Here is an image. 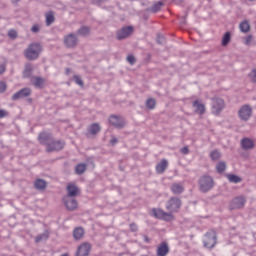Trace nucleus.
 <instances>
[{"mask_svg": "<svg viewBox=\"0 0 256 256\" xmlns=\"http://www.w3.org/2000/svg\"><path fill=\"white\" fill-rule=\"evenodd\" d=\"M161 7H163V2L155 3L151 8L152 13H157V11H161Z\"/></svg>", "mask_w": 256, "mask_h": 256, "instance_id": "33", "label": "nucleus"}, {"mask_svg": "<svg viewBox=\"0 0 256 256\" xmlns=\"http://www.w3.org/2000/svg\"><path fill=\"white\" fill-rule=\"evenodd\" d=\"M86 170H87V165L83 163L78 164L75 168L77 175H83V173H85Z\"/></svg>", "mask_w": 256, "mask_h": 256, "instance_id": "25", "label": "nucleus"}, {"mask_svg": "<svg viewBox=\"0 0 256 256\" xmlns=\"http://www.w3.org/2000/svg\"><path fill=\"white\" fill-rule=\"evenodd\" d=\"M32 71H33V67L30 64H27L24 70V77H29Z\"/></svg>", "mask_w": 256, "mask_h": 256, "instance_id": "37", "label": "nucleus"}, {"mask_svg": "<svg viewBox=\"0 0 256 256\" xmlns=\"http://www.w3.org/2000/svg\"><path fill=\"white\" fill-rule=\"evenodd\" d=\"M34 187L42 191L43 189H45V187H47V182H45L43 179H38L34 183Z\"/></svg>", "mask_w": 256, "mask_h": 256, "instance_id": "24", "label": "nucleus"}, {"mask_svg": "<svg viewBox=\"0 0 256 256\" xmlns=\"http://www.w3.org/2000/svg\"><path fill=\"white\" fill-rule=\"evenodd\" d=\"M169 253V245L167 242H162L157 248V256H167Z\"/></svg>", "mask_w": 256, "mask_h": 256, "instance_id": "17", "label": "nucleus"}, {"mask_svg": "<svg viewBox=\"0 0 256 256\" xmlns=\"http://www.w3.org/2000/svg\"><path fill=\"white\" fill-rule=\"evenodd\" d=\"M203 243L206 249H213L217 245V232L215 230L208 231L204 236Z\"/></svg>", "mask_w": 256, "mask_h": 256, "instance_id": "3", "label": "nucleus"}, {"mask_svg": "<svg viewBox=\"0 0 256 256\" xmlns=\"http://www.w3.org/2000/svg\"><path fill=\"white\" fill-rule=\"evenodd\" d=\"M145 241H146V242H149V238H148V237H145Z\"/></svg>", "mask_w": 256, "mask_h": 256, "instance_id": "51", "label": "nucleus"}, {"mask_svg": "<svg viewBox=\"0 0 256 256\" xmlns=\"http://www.w3.org/2000/svg\"><path fill=\"white\" fill-rule=\"evenodd\" d=\"M155 105H156V102H155V99L153 98H149L147 101H146V107L148 109H155Z\"/></svg>", "mask_w": 256, "mask_h": 256, "instance_id": "36", "label": "nucleus"}, {"mask_svg": "<svg viewBox=\"0 0 256 256\" xmlns=\"http://www.w3.org/2000/svg\"><path fill=\"white\" fill-rule=\"evenodd\" d=\"M171 191H172V193H174V195H180V193H183V191H184L183 185H181L179 183H174L171 186Z\"/></svg>", "mask_w": 256, "mask_h": 256, "instance_id": "22", "label": "nucleus"}, {"mask_svg": "<svg viewBox=\"0 0 256 256\" xmlns=\"http://www.w3.org/2000/svg\"><path fill=\"white\" fill-rule=\"evenodd\" d=\"M230 41H231V33L226 32L222 38V46L226 47V45H229Z\"/></svg>", "mask_w": 256, "mask_h": 256, "instance_id": "27", "label": "nucleus"}, {"mask_svg": "<svg viewBox=\"0 0 256 256\" xmlns=\"http://www.w3.org/2000/svg\"><path fill=\"white\" fill-rule=\"evenodd\" d=\"M131 33H133V27L131 26L124 27L117 32V39L119 41H121L122 39H127V37L131 35Z\"/></svg>", "mask_w": 256, "mask_h": 256, "instance_id": "11", "label": "nucleus"}, {"mask_svg": "<svg viewBox=\"0 0 256 256\" xmlns=\"http://www.w3.org/2000/svg\"><path fill=\"white\" fill-rule=\"evenodd\" d=\"M115 143H117V138H112V139H111V144H112V145H115Z\"/></svg>", "mask_w": 256, "mask_h": 256, "instance_id": "50", "label": "nucleus"}, {"mask_svg": "<svg viewBox=\"0 0 256 256\" xmlns=\"http://www.w3.org/2000/svg\"><path fill=\"white\" fill-rule=\"evenodd\" d=\"M225 107V101L221 98H215L212 102V113L214 115H219L221 111H223V108Z\"/></svg>", "mask_w": 256, "mask_h": 256, "instance_id": "8", "label": "nucleus"}, {"mask_svg": "<svg viewBox=\"0 0 256 256\" xmlns=\"http://www.w3.org/2000/svg\"><path fill=\"white\" fill-rule=\"evenodd\" d=\"M7 115H9L7 111L0 109V119L7 117Z\"/></svg>", "mask_w": 256, "mask_h": 256, "instance_id": "44", "label": "nucleus"}, {"mask_svg": "<svg viewBox=\"0 0 256 256\" xmlns=\"http://www.w3.org/2000/svg\"><path fill=\"white\" fill-rule=\"evenodd\" d=\"M8 35H9V37H10L11 39H15V38H17V31H15V30H10V31L8 32Z\"/></svg>", "mask_w": 256, "mask_h": 256, "instance_id": "40", "label": "nucleus"}, {"mask_svg": "<svg viewBox=\"0 0 256 256\" xmlns=\"http://www.w3.org/2000/svg\"><path fill=\"white\" fill-rule=\"evenodd\" d=\"M130 231H132L133 233L137 232L138 231L137 224L135 223L130 224Z\"/></svg>", "mask_w": 256, "mask_h": 256, "instance_id": "42", "label": "nucleus"}, {"mask_svg": "<svg viewBox=\"0 0 256 256\" xmlns=\"http://www.w3.org/2000/svg\"><path fill=\"white\" fill-rule=\"evenodd\" d=\"M245 203L247 200L243 196H237L231 202V209H242L245 207Z\"/></svg>", "mask_w": 256, "mask_h": 256, "instance_id": "10", "label": "nucleus"}, {"mask_svg": "<svg viewBox=\"0 0 256 256\" xmlns=\"http://www.w3.org/2000/svg\"><path fill=\"white\" fill-rule=\"evenodd\" d=\"M227 179L230 181V183H241V177L234 174H228Z\"/></svg>", "mask_w": 256, "mask_h": 256, "instance_id": "28", "label": "nucleus"}, {"mask_svg": "<svg viewBox=\"0 0 256 256\" xmlns=\"http://www.w3.org/2000/svg\"><path fill=\"white\" fill-rule=\"evenodd\" d=\"M29 95H31V89L29 88H24L21 89L20 91L16 92L13 96H12V100L13 101H17L18 99H23L25 97H29Z\"/></svg>", "mask_w": 256, "mask_h": 256, "instance_id": "14", "label": "nucleus"}, {"mask_svg": "<svg viewBox=\"0 0 256 256\" xmlns=\"http://www.w3.org/2000/svg\"><path fill=\"white\" fill-rule=\"evenodd\" d=\"M225 169H227V165L225 164V162H220L216 166V171L218 173H223V171H225Z\"/></svg>", "mask_w": 256, "mask_h": 256, "instance_id": "34", "label": "nucleus"}, {"mask_svg": "<svg viewBox=\"0 0 256 256\" xmlns=\"http://www.w3.org/2000/svg\"><path fill=\"white\" fill-rule=\"evenodd\" d=\"M49 239V232H44L35 237V243H41V241H47Z\"/></svg>", "mask_w": 256, "mask_h": 256, "instance_id": "26", "label": "nucleus"}, {"mask_svg": "<svg viewBox=\"0 0 256 256\" xmlns=\"http://www.w3.org/2000/svg\"><path fill=\"white\" fill-rule=\"evenodd\" d=\"M83 235H85V230H83V228L78 227L74 229L73 237L76 241H79V239H83Z\"/></svg>", "mask_w": 256, "mask_h": 256, "instance_id": "20", "label": "nucleus"}, {"mask_svg": "<svg viewBox=\"0 0 256 256\" xmlns=\"http://www.w3.org/2000/svg\"><path fill=\"white\" fill-rule=\"evenodd\" d=\"M193 107L196 108V113L199 115H203V113H205V105L201 104L199 100H195L193 102Z\"/></svg>", "mask_w": 256, "mask_h": 256, "instance_id": "21", "label": "nucleus"}, {"mask_svg": "<svg viewBox=\"0 0 256 256\" xmlns=\"http://www.w3.org/2000/svg\"><path fill=\"white\" fill-rule=\"evenodd\" d=\"M109 123L110 125H113L118 129H122V127H125V120L121 116H115V115L110 116Z\"/></svg>", "mask_w": 256, "mask_h": 256, "instance_id": "9", "label": "nucleus"}, {"mask_svg": "<svg viewBox=\"0 0 256 256\" xmlns=\"http://www.w3.org/2000/svg\"><path fill=\"white\" fill-rule=\"evenodd\" d=\"M169 167V162L167 159H162L157 165H156V173L158 175H163L165 173V170Z\"/></svg>", "mask_w": 256, "mask_h": 256, "instance_id": "16", "label": "nucleus"}, {"mask_svg": "<svg viewBox=\"0 0 256 256\" xmlns=\"http://www.w3.org/2000/svg\"><path fill=\"white\" fill-rule=\"evenodd\" d=\"M249 77L252 81H256V69H254L250 74Z\"/></svg>", "mask_w": 256, "mask_h": 256, "instance_id": "43", "label": "nucleus"}, {"mask_svg": "<svg viewBox=\"0 0 256 256\" xmlns=\"http://www.w3.org/2000/svg\"><path fill=\"white\" fill-rule=\"evenodd\" d=\"M166 209L173 215V213H179L181 209V199L172 197L166 202Z\"/></svg>", "mask_w": 256, "mask_h": 256, "instance_id": "4", "label": "nucleus"}, {"mask_svg": "<svg viewBox=\"0 0 256 256\" xmlns=\"http://www.w3.org/2000/svg\"><path fill=\"white\" fill-rule=\"evenodd\" d=\"M152 213L156 219H161L162 221H173L175 219L173 214L167 213L162 209L154 208L152 209Z\"/></svg>", "mask_w": 256, "mask_h": 256, "instance_id": "6", "label": "nucleus"}, {"mask_svg": "<svg viewBox=\"0 0 256 256\" xmlns=\"http://www.w3.org/2000/svg\"><path fill=\"white\" fill-rule=\"evenodd\" d=\"M39 143L46 146V151L52 153L53 151H61L65 147V142L61 140L53 141L51 133L42 132L38 136Z\"/></svg>", "mask_w": 256, "mask_h": 256, "instance_id": "1", "label": "nucleus"}, {"mask_svg": "<svg viewBox=\"0 0 256 256\" xmlns=\"http://www.w3.org/2000/svg\"><path fill=\"white\" fill-rule=\"evenodd\" d=\"M5 91H7V84L0 82V93H5Z\"/></svg>", "mask_w": 256, "mask_h": 256, "instance_id": "39", "label": "nucleus"}, {"mask_svg": "<svg viewBox=\"0 0 256 256\" xmlns=\"http://www.w3.org/2000/svg\"><path fill=\"white\" fill-rule=\"evenodd\" d=\"M213 185L214 182L211 176H202L199 180V187L202 193H207V191H211V189H213Z\"/></svg>", "mask_w": 256, "mask_h": 256, "instance_id": "5", "label": "nucleus"}, {"mask_svg": "<svg viewBox=\"0 0 256 256\" xmlns=\"http://www.w3.org/2000/svg\"><path fill=\"white\" fill-rule=\"evenodd\" d=\"M17 1H19V0H12L13 3H17Z\"/></svg>", "mask_w": 256, "mask_h": 256, "instance_id": "52", "label": "nucleus"}, {"mask_svg": "<svg viewBox=\"0 0 256 256\" xmlns=\"http://www.w3.org/2000/svg\"><path fill=\"white\" fill-rule=\"evenodd\" d=\"M93 3H95L96 5H101V3H105V1L107 0H92Z\"/></svg>", "mask_w": 256, "mask_h": 256, "instance_id": "48", "label": "nucleus"}, {"mask_svg": "<svg viewBox=\"0 0 256 256\" xmlns=\"http://www.w3.org/2000/svg\"><path fill=\"white\" fill-rule=\"evenodd\" d=\"M66 190L68 193L66 197H77V195H79L80 193L79 187H77V185H75L74 183H69Z\"/></svg>", "mask_w": 256, "mask_h": 256, "instance_id": "15", "label": "nucleus"}, {"mask_svg": "<svg viewBox=\"0 0 256 256\" xmlns=\"http://www.w3.org/2000/svg\"><path fill=\"white\" fill-rule=\"evenodd\" d=\"M241 147L245 151H247L249 149H253V147H255V142H253V140H251V138H243L241 140Z\"/></svg>", "mask_w": 256, "mask_h": 256, "instance_id": "18", "label": "nucleus"}, {"mask_svg": "<svg viewBox=\"0 0 256 256\" xmlns=\"http://www.w3.org/2000/svg\"><path fill=\"white\" fill-rule=\"evenodd\" d=\"M127 61H128V63H130V65H133L135 63V56L129 55L127 57Z\"/></svg>", "mask_w": 256, "mask_h": 256, "instance_id": "41", "label": "nucleus"}, {"mask_svg": "<svg viewBox=\"0 0 256 256\" xmlns=\"http://www.w3.org/2000/svg\"><path fill=\"white\" fill-rule=\"evenodd\" d=\"M41 51H43L41 44L33 43L28 46V48L24 52V55L26 59H29V61H35V59H39Z\"/></svg>", "mask_w": 256, "mask_h": 256, "instance_id": "2", "label": "nucleus"}, {"mask_svg": "<svg viewBox=\"0 0 256 256\" xmlns=\"http://www.w3.org/2000/svg\"><path fill=\"white\" fill-rule=\"evenodd\" d=\"M5 73V64H0V75H3Z\"/></svg>", "mask_w": 256, "mask_h": 256, "instance_id": "47", "label": "nucleus"}, {"mask_svg": "<svg viewBox=\"0 0 256 256\" xmlns=\"http://www.w3.org/2000/svg\"><path fill=\"white\" fill-rule=\"evenodd\" d=\"M64 205L68 211H75L77 209V200L69 196L64 197Z\"/></svg>", "mask_w": 256, "mask_h": 256, "instance_id": "12", "label": "nucleus"}, {"mask_svg": "<svg viewBox=\"0 0 256 256\" xmlns=\"http://www.w3.org/2000/svg\"><path fill=\"white\" fill-rule=\"evenodd\" d=\"M74 81L77 83V85H80V87H83V80H81V77L74 76Z\"/></svg>", "mask_w": 256, "mask_h": 256, "instance_id": "38", "label": "nucleus"}, {"mask_svg": "<svg viewBox=\"0 0 256 256\" xmlns=\"http://www.w3.org/2000/svg\"><path fill=\"white\" fill-rule=\"evenodd\" d=\"M251 41H253V36H248L245 40V45H251Z\"/></svg>", "mask_w": 256, "mask_h": 256, "instance_id": "45", "label": "nucleus"}, {"mask_svg": "<svg viewBox=\"0 0 256 256\" xmlns=\"http://www.w3.org/2000/svg\"><path fill=\"white\" fill-rule=\"evenodd\" d=\"M181 153H183V155H188V153H189V148H188L187 146L183 147V148L181 149Z\"/></svg>", "mask_w": 256, "mask_h": 256, "instance_id": "46", "label": "nucleus"}, {"mask_svg": "<svg viewBox=\"0 0 256 256\" xmlns=\"http://www.w3.org/2000/svg\"><path fill=\"white\" fill-rule=\"evenodd\" d=\"M251 107L249 106H242L241 109L239 110V117L243 121H248V119L251 117Z\"/></svg>", "mask_w": 256, "mask_h": 256, "instance_id": "13", "label": "nucleus"}, {"mask_svg": "<svg viewBox=\"0 0 256 256\" xmlns=\"http://www.w3.org/2000/svg\"><path fill=\"white\" fill-rule=\"evenodd\" d=\"M251 29V26L249 25V22L244 21L240 24V30L242 33H248V31Z\"/></svg>", "mask_w": 256, "mask_h": 256, "instance_id": "29", "label": "nucleus"}, {"mask_svg": "<svg viewBox=\"0 0 256 256\" xmlns=\"http://www.w3.org/2000/svg\"><path fill=\"white\" fill-rule=\"evenodd\" d=\"M91 249V243L83 242L78 246L75 256H89Z\"/></svg>", "mask_w": 256, "mask_h": 256, "instance_id": "7", "label": "nucleus"}, {"mask_svg": "<svg viewBox=\"0 0 256 256\" xmlns=\"http://www.w3.org/2000/svg\"><path fill=\"white\" fill-rule=\"evenodd\" d=\"M64 43L67 47H75L77 45V37L75 34H69L66 36Z\"/></svg>", "mask_w": 256, "mask_h": 256, "instance_id": "19", "label": "nucleus"}, {"mask_svg": "<svg viewBox=\"0 0 256 256\" xmlns=\"http://www.w3.org/2000/svg\"><path fill=\"white\" fill-rule=\"evenodd\" d=\"M78 33H79V35H82L83 37H87V35H89V33H91V30L89 29V27L83 26L82 28L79 29Z\"/></svg>", "mask_w": 256, "mask_h": 256, "instance_id": "31", "label": "nucleus"}, {"mask_svg": "<svg viewBox=\"0 0 256 256\" xmlns=\"http://www.w3.org/2000/svg\"><path fill=\"white\" fill-rule=\"evenodd\" d=\"M53 21H55V15H53V12H48L46 14V24L51 25V23H53Z\"/></svg>", "mask_w": 256, "mask_h": 256, "instance_id": "32", "label": "nucleus"}, {"mask_svg": "<svg viewBox=\"0 0 256 256\" xmlns=\"http://www.w3.org/2000/svg\"><path fill=\"white\" fill-rule=\"evenodd\" d=\"M99 131H101V126H99L98 123L91 124L88 128V133H90V135H97Z\"/></svg>", "mask_w": 256, "mask_h": 256, "instance_id": "23", "label": "nucleus"}, {"mask_svg": "<svg viewBox=\"0 0 256 256\" xmlns=\"http://www.w3.org/2000/svg\"><path fill=\"white\" fill-rule=\"evenodd\" d=\"M221 158V152H219V150H214L210 153V159H212V161H217Z\"/></svg>", "mask_w": 256, "mask_h": 256, "instance_id": "30", "label": "nucleus"}, {"mask_svg": "<svg viewBox=\"0 0 256 256\" xmlns=\"http://www.w3.org/2000/svg\"><path fill=\"white\" fill-rule=\"evenodd\" d=\"M33 33H37L39 31V25L32 26Z\"/></svg>", "mask_w": 256, "mask_h": 256, "instance_id": "49", "label": "nucleus"}, {"mask_svg": "<svg viewBox=\"0 0 256 256\" xmlns=\"http://www.w3.org/2000/svg\"><path fill=\"white\" fill-rule=\"evenodd\" d=\"M34 85H35V87H40L41 88V87H43V85H45V80L43 78L37 77L34 80Z\"/></svg>", "mask_w": 256, "mask_h": 256, "instance_id": "35", "label": "nucleus"}]
</instances>
